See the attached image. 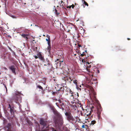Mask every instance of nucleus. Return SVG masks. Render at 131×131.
I'll return each mask as SVG.
<instances>
[{
	"label": "nucleus",
	"mask_w": 131,
	"mask_h": 131,
	"mask_svg": "<svg viewBox=\"0 0 131 131\" xmlns=\"http://www.w3.org/2000/svg\"><path fill=\"white\" fill-rule=\"evenodd\" d=\"M83 59L82 60V61L83 62Z\"/></svg>",
	"instance_id": "obj_46"
},
{
	"label": "nucleus",
	"mask_w": 131,
	"mask_h": 131,
	"mask_svg": "<svg viewBox=\"0 0 131 131\" xmlns=\"http://www.w3.org/2000/svg\"><path fill=\"white\" fill-rule=\"evenodd\" d=\"M46 37L48 38H49V39H50V36L48 35H47L46 36Z\"/></svg>",
	"instance_id": "obj_31"
},
{
	"label": "nucleus",
	"mask_w": 131,
	"mask_h": 131,
	"mask_svg": "<svg viewBox=\"0 0 131 131\" xmlns=\"http://www.w3.org/2000/svg\"><path fill=\"white\" fill-rule=\"evenodd\" d=\"M47 121L43 119H41L40 121V124L44 126L46 125Z\"/></svg>",
	"instance_id": "obj_14"
},
{
	"label": "nucleus",
	"mask_w": 131,
	"mask_h": 131,
	"mask_svg": "<svg viewBox=\"0 0 131 131\" xmlns=\"http://www.w3.org/2000/svg\"><path fill=\"white\" fill-rule=\"evenodd\" d=\"M76 55V54H74V55H75V56Z\"/></svg>",
	"instance_id": "obj_47"
},
{
	"label": "nucleus",
	"mask_w": 131,
	"mask_h": 131,
	"mask_svg": "<svg viewBox=\"0 0 131 131\" xmlns=\"http://www.w3.org/2000/svg\"><path fill=\"white\" fill-rule=\"evenodd\" d=\"M90 87V86H89V85H88L87 86V88H89V87Z\"/></svg>",
	"instance_id": "obj_39"
},
{
	"label": "nucleus",
	"mask_w": 131,
	"mask_h": 131,
	"mask_svg": "<svg viewBox=\"0 0 131 131\" xmlns=\"http://www.w3.org/2000/svg\"><path fill=\"white\" fill-rule=\"evenodd\" d=\"M5 88L6 89V92L7 91V87H6V86L5 85Z\"/></svg>",
	"instance_id": "obj_36"
},
{
	"label": "nucleus",
	"mask_w": 131,
	"mask_h": 131,
	"mask_svg": "<svg viewBox=\"0 0 131 131\" xmlns=\"http://www.w3.org/2000/svg\"><path fill=\"white\" fill-rule=\"evenodd\" d=\"M43 64H44V66H46L45 68L47 70H48L51 67L50 64L49 63L48 60H46V62H44Z\"/></svg>",
	"instance_id": "obj_9"
},
{
	"label": "nucleus",
	"mask_w": 131,
	"mask_h": 131,
	"mask_svg": "<svg viewBox=\"0 0 131 131\" xmlns=\"http://www.w3.org/2000/svg\"><path fill=\"white\" fill-rule=\"evenodd\" d=\"M21 94L20 92H18L16 93V95L14 96L13 100L16 103L21 102V97L19 94Z\"/></svg>",
	"instance_id": "obj_2"
},
{
	"label": "nucleus",
	"mask_w": 131,
	"mask_h": 131,
	"mask_svg": "<svg viewBox=\"0 0 131 131\" xmlns=\"http://www.w3.org/2000/svg\"><path fill=\"white\" fill-rule=\"evenodd\" d=\"M9 69L12 71L13 73L16 74L15 70L16 68L14 66H12L9 67Z\"/></svg>",
	"instance_id": "obj_13"
},
{
	"label": "nucleus",
	"mask_w": 131,
	"mask_h": 131,
	"mask_svg": "<svg viewBox=\"0 0 131 131\" xmlns=\"http://www.w3.org/2000/svg\"><path fill=\"white\" fill-rule=\"evenodd\" d=\"M46 40L48 42H47L48 44L51 43L50 39H49V38L46 39Z\"/></svg>",
	"instance_id": "obj_20"
},
{
	"label": "nucleus",
	"mask_w": 131,
	"mask_h": 131,
	"mask_svg": "<svg viewBox=\"0 0 131 131\" xmlns=\"http://www.w3.org/2000/svg\"><path fill=\"white\" fill-rule=\"evenodd\" d=\"M63 54V52L61 51H59L58 52V56L61 57V58H62V56Z\"/></svg>",
	"instance_id": "obj_17"
},
{
	"label": "nucleus",
	"mask_w": 131,
	"mask_h": 131,
	"mask_svg": "<svg viewBox=\"0 0 131 131\" xmlns=\"http://www.w3.org/2000/svg\"><path fill=\"white\" fill-rule=\"evenodd\" d=\"M43 36H45V35H43Z\"/></svg>",
	"instance_id": "obj_43"
},
{
	"label": "nucleus",
	"mask_w": 131,
	"mask_h": 131,
	"mask_svg": "<svg viewBox=\"0 0 131 131\" xmlns=\"http://www.w3.org/2000/svg\"><path fill=\"white\" fill-rule=\"evenodd\" d=\"M91 63V62H89V61H88L87 62V63L88 64H90V63Z\"/></svg>",
	"instance_id": "obj_34"
},
{
	"label": "nucleus",
	"mask_w": 131,
	"mask_h": 131,
	"mask_svg": "<svg viewBox=\"0 0 131 131\" xmlns=\"http://www.w3.org/2000/svg\"><path fill=\"white\" fill-rule=\"evenodd\" d=\"M69 77L70 80H71V81H72L73 80H74V79H75L74 76H69Z\"/></svg>",
	"instance_id": "obj_19"
},
{
	"label": "nucleus",
	"mask_w": 131,
	"mask_h": 131,
	"mask_svg": "<svg viewBox=\"0 0 131 131\" xmlns=\"http://www.w3.org/2000/svg\"><path fill=\"white\" fill-rule=\"evenodd\" d=\"M37 56L36 55L34 56V57L36 59H37L39 58L40 59L44 62L45 59L44 57L42 56L41 53L40 52H38L37 54Z\"/></svg>",
	"instance_id": "obj_7"
},
{
	"label": "nucleus",
	"mask_w": 131,
	"mask_h": 131,
	"mask_svg": "<svg viewBox=\"0 0 131 131\" xmlns=\"http://www.w3.org/2000/svg\"><path fill=\"white\" fill-rule=\"evenodd\" d=\"M57 91H58L57 92L58 94H59V95L63 94L64 91V89L63 87H61L59 89H57Z\"/></svg>",
	"instance_id": "obj_10"
},
{
	"label": "nucleus",
	"mask_w": 131,
	"mask_h": 131,
	"mask_svg": "<svg viewBox=\"0 0 131 131\" xmlns=\"http://www.w3.org/2000/svg\"><path fill=\"white\" fill-rule=\"evenodd\" d=\"M127 39V40H130V39L129 38H128Z\"/></svg>",
	"instance_id": "obj_38"
},
{
	"label": "nucleus",
	"mask_w": 131,
	"mask_h": 131,
	"mask_svg": "<svg viewBox=\"0 0 131 131\" xmlns=\"http://www.w3.org/2000/svg\"><path fill=\"white\" fill-rule=\"evenodd\" d=\"M59 7V5L57 6V7L56 8L57 9V7Z\"/></svg>",
	"instance_id": "obj_37"
},
{
	"label": "nucleus",
	"mask_w": 131,
	"mask_h": 131,
	"mask_svg": "<svg viewBox=\"0 0 131 131\" xmlns=\"http://www.w3.org/2000/svg\"><path fill=\"white\" fill-rule=\"evenodd\" d=\"M62 4V6H63V4H64V2H63L62 1H60L59 2V4H60V7H61V4Z\"/></svg>",
	"instance_id": "obj_23"
},
{
	"label": "nucleus",
	"mask_w": 131,
	"mask_h": 131,
	"mask_svg": "<svg viewBox=\"0 0 131 131\" xmlns=\"http://www.w3.org/2000/svg\"><path fill=\"white\" fill-rule=\"evenodd\" d=\"M94 104L91 103L89 105V109H90V113H89L88 115H90L92 113V112L93 111L95 110V108H96V107H94Z\"/></svg>",
	"instance_id": "obj_8"
},
{
	"label": "nucleus",
	"mask_w": 131,
	"mask_h": 131,
	"mask_svg": "<svg viewBox=\"0 0 131 131\" xmlns=\"http://www.w3.org/2000/svg\"><path fill=\"white\" fill-rule=\"evenodd\" d=\"M62 104L63 105L64 104L63 103H62Z\"/></svg>",
	"instance_id": "obj_49"
},
{
	"label": "nucleus",
	"mask_w": 131,
	"mask_h": 131,
	"mask_svg": "<svg viewBox=\"0 0 131 131\" xmlns=\"http://www.w3.org/2000/svg\"><path fill=\"white\" fill-rule=\"evenodd\" d=\"M72 81H73V83L74 84H75L77 85V80L75 79L74 80H73Z\"/></svg>",
	"instance_id": "obj_27"
},
{
	"label": "nucleus",
	"mask_w": 131,
	"mask_h": 131,
	"mask_svg": "<svg viewBox=\"0 0 131 131\" xmlns=\"http://www.w3.org/2000/svg\"><path fill=\"white\" fill-rule=\"evenodd\" d=\"M91 65H89V66H88L87 67H86V70L88 72H89V68H90L91 67Z\"/></svg>",
	"instance_id": "obj_22"
},
{
	"label": "nucleus",
	"mask_w": 131,
	"mask_h": 131,
	"mask_svg": "<svg viewBox=\"0 0 131 131\" xmlns=\"http://www.w3.org/2000/svg\"><path fill=\"white\" fill-rule=\"evenodd\" d=\"M8 48H9V49H11V48H10V47H8Z\"/></svg>",
	"instance_id": "obj_42"
},
{
	"label": "nucleus",
	"mask_w": 131,
	"mask_h": 131,
	"mask_svg": "<svg viewBox=\"0 0 131 131\" xmlns=\"http://www.w3.org/2000/svg\"><path fill=\"white\" fill-rule=\"evenodd\" d=\"M81 55L82 56V57H83V56H84V55H85V53L84 52H83L81 54Z\"/></svg>",
	"instance_id": "obj_29"
},
{
	"label": "nucleus",
	"mask_w": 131,
	"mask_h": 131,
	"mask_svg": "<svg viewBox=\"0 0 131 131\" xmlns=\"http://www.w3.org/2000/svg\"><path fill=\"white\" fill-rule=\"evenodd\" d=\"M3 120L4 124L5 126V128L6 130H7V131H13L11 124L8 123L7 125H6V124L7 122V120L4 118L3 119Z\"/></svg>",
	"instance_id": "obj_3"
},
{
	"label": "nucleus",
	"mask_w": 131,
	"mask_h": 131,
	"mask_svg": "<svg viewBox=\"0 0 131 131\" xmlns=\"http://www.w3.org/2000/svg\"><path fill=\"white\" fill-rule=\"evenodd\" d=\"M97 72H98V73H99V71L98 70H97Z\"/></svg>",
	"instance_id": "obj_41"
},
{
	"label": "nucleus",
	"mask_w": 131,
	"mask_h": 131,
	"mask_svg": "<svg viewBox=\"0 0 131 131\" xmlns=\"http://www.w3.org/2000/svg\"><path fill=\"white\" fill-rule=\"evenodd\" d=\"M53 8L54 9V13L57 16H58L60 14V12L58 11L57 10L55 6H54V7Z\"/></svg>",
	"instance_id": "obj_15"
},
{
	"label": "nucleus",
	"mask_w": 131,
	"mask_h": 131,
	"mask_svg": "<svg viewBox=\"0 0 131 131\" xmlns=\"http://www.w3.org/2000/svg\"><path fill=\"white\" fill-rule=\"evenodd\" d=\"M97 105L96 108L97 109V116L98 118H99L101 117V112L102 111V108H101V105L99 103V101H97Z\"/></svg>",
	"instance_id": "obj_4"
},
{
	"label": "nucleus",
	"mask_w": 131,
	"mask_h": 131,
	"mask_svg": "<svg viewBox=\"0 0 131 131\" xmlns=\"http://www.w3.org/2000/svg\"><path fill=\"white\" fill-rule=\"evenodd\" d=\"M48 46L47 47V50L49 52L51 50V43L48 44Z\"/></svg>",
	"instance_id": "obj_18"
},
{
	"label": "nucleus",
	"mask_w": 131,
	"mask_h": 131,
	"mask_svg": "<svg viewBox=\"0 0 131 131\" xmlns=\"http://www.w3.org/2000/svg\"><path fill=\"white\" fill-rule=\"evenodd\" d=\"M96 94V93H95L94 92L93 93V95L94 96V97L95 98H96V96L95 95Z\"/></svg>",
	"instance_id": "obj_30"
},
{
	"label": "nucleus",
	"mask_w": 131,
	"mask_h": 131,
	"mask_svg": "<svg viewBox=\"0 0 131 131\" xmlns=\"http://www.w3.org/2000/svg\"><path fill=\"white\" fill-rule=\"evenodd\" d=\"M85 52H87L86 50H85Z\"/></svg>",
	"instance_id": "obj_44"
},
{
	"label": "nucleus",
	"mask_w": 131,
	"mask_h": 131,
	"mask_svg": "<svg viewBox=\"0 0 131 131\" xmlns=\"http://www.w3.org/2000/svg\"><path fill=\"white\" fill-rule=\"evenodd\" d=\"M82 2H83V4H84L85 5H86L87 6H88V3L86 2L84 0H82Z\"/></svg>",
	"instance_id": "obj_21"
},
{
	"label": "nucleus",
	"mask_w": 131,
	"mask_h": 131,
	"mask_svg": "<svg viewBox=\"0 0 131 131\" xmlns=\"http://www.w3.org/2000/svg\"><path fill=\"white\" fill-rule=\"evenodd\" d=\"M70 98L72 99H73L74 98V97H73V95L72 94V93H71V96H70Z\"/></svg>",
	"instance_id": "obj_28"
},
{
	"label": "nucleus",
	"mask_w": 131,
	"mask_h": 131,
	"mask_svg": "<svg viewBox=\"0 0 131 131\" xmlns=\"http://www.w3.org/2000/svg\"><path fill=\"white\" fill-rule=\"evenodd\" d=\"M51 109L56 116V117H54L53 118V120L55 123L59 126L62 125L63 123V118L62 116L58 112L54 107H52Z\"/></svg>",
	"instance_id": "obj_1"
},
{
	"label": "nucleus",
	"mask_w": 131,
	"mask_h": 131,
	"mask_svg": "<svg viewBox=\"0 0 131 131\" xmlns=\"http://www.w3.org/2000/svg\"><path fill=\"white\" fill-rule=\"evenodd\" d=\"M37 88L41 89L42 91L43 90V88L40 85H38L37 86Z\"/></svg>",
	"instance_id": "obj_24"
},
{
	"label": "nucleus",
	"mask_w": 131,
	"mask_h": 131,
	"mask_svg": "<svg viewBox=\"0 0 131 131\" xmlns=\"http://www.w3.org/2000/svg\"><path fill=\"white\" fill-rule=\"evenodd\" d=\"M9 106L8 108H10V112L11 115V116L10 117L12 119H16L15 117L14 116V106L13 105H11L10 104H8Z\"/></svg>",
	"instance_id": "obj_5"
},
{
	"label": "nucleus",
	"mask_w": 131,
	"mask_h": 131,
	"mask_svg": "<svg viewBox=\"0 0 131 131\" xmlns=\"http://www.w3.org/2000/svg\"><path fill=\"white\" fill-rule=\"evenodd\" d=\"M78 5L77 4H76V3H75V5H74L73 4L72 5H71V7H72V8H73L74 7H75H75H76L77 6V5Z\"/></svg>",
	"instance_id": "obj_26"
},
{
	"label": "nucleus",
	"mask_w": 131,
	"mask_h": 131,
	"mask_svg": "<svg viewBox=\"0 0 131 131\" xmlns=\"http://www.w3.org/2000/svg\"><path fill=\"white\" fill-rule=\"evenodd\" d=\"M63 79L68 83H71V80H70L69 77L65 76L63 77Z\"/></svg>",
	"instance_id": "obj_12"
},
{
	"label": "nucleus",
	"mask_w": 131,
	"mask_h": 131,
	"mask_svg": "<svg viewBox=\"0 0 131 131\" xmlns=\"http://www.w3.org/2000/svg\"><path fill=\"white\" fill-rule=\"evenodd\" d=\"M62 8H63V6H62Z\"/></svg>",
	"instance_id": "obj_48"
},
{
	"label": "nucleus",
	"mask_w": 131,
	"mask_h": 131,
	"mask_svg": "<svg viewBox=\"0 0 131 131\" xmlns=\"http://www.w3.org/2000/svg\"><path fill=\"white\" fill-rule=\"evenodd\" d=\"M59 60V59H57L56 61H55V62H56V63L57 64V66H61V62H63V59L62 60Z\"/></svg>",
	"instance_id": "obj_11"
},
{
	"label": "nucleus",
	"mask_w": 131,
	"mask_h": 131,
	"mask_svg": "<svg viewBox=\"0 0 131 131\" xmlns=\"http://www.w3.org/2000/svg\"><path fill=\"white\" fill-rule=\"evenodd\" d=\"M78 46H79V47H81V46L80 45H78Z\"/></svg>",
	"instance_id": "obj_40"
},
{
	"label": "nucleus",
	"mask_w": 131,
	"mask_h": 131,
	"mask_svg": "<svg viewBox=\"0 0 131 131\" xmlns=\"http://www.w3.org/2000/svg\"><path fill=\"white\" fill-rule=\"evenodd\" d=\"M82 127L83 128H85V126L84 125H83L82 126Z\"/></svg>",
	"instance_id": "obj_35"
},
{
	"label": "nucleus",
	"mask_w": 131,
	"mask_h": 131,
	"mask_svg": "<svg viewBox=\"0 0 131 131\" xmlns=\"http://www.w3.org/2000/svg\"><path fill=\"white\" fill-rule=\"evenodd\" d=\"M71 5H70L69 6H67V8H71Z\"/></svg>",
	"instance_id": "obj_32"
},
{
	"label": "nucleus",
	"mask_w": 131,
	"mask_h": 131,
	"mask_svg": "<svg viewBox=\"0 0 131 131\" xmlns=\"http://www.w3.org/2000/svg\"><path fill=\"white\" fill-rule=\"evenodd\" d=\"M52 131H57L56 130H55L54 128H53Z\"/></svg>",
	"instance_id": "obj_33"
},
{
	"label": "nucleus",
	"mask_w": 131,
	"mask_h": 131,
	"mask_svg": "<svg viewBox=\"0 0 131 131\" xmlns=\"http://www.w3.org/2000/svg\"><path fill=\"white\" fill-rule=\"evenodd\" d=\"M29 36V35L28 34H22L21 35V36L25 39L26 40H28V37Z\"/></svg>",
	"instance_id": "obj_16"
},
{
	"label": "nucleus",
	"mask_w": 131,
	"mask_h": 131,
	"mask_svg": "<svg viewBox=\"0 0 131 131\" xmlns=\"http://www.w3.org/2000/svg\"><path fill=\"white\" fill-rule=\"evenodd\" d=\"M65 114V115L67 117V120L69 122H71L74 121V119L70 113L66 112Z\"/></svg>",
	"instance_id": "obj_6"
},
{
	"label": "nucleus",
	"mask_w": 131,
	"mask_h": 131,
	"mask_svg": "<svg viewBox=\"0 0 131 131\" xmlns=\"http://www.w3.org/2000/svg\"><path fill=\"white\" fill-rule=\"evenodd\" d=\"M96 123V122L95 121L93 120L91 122V125H93L95 124Z\"/></svg>",
	"instance_id": "obj_25"
},
{
	"label": "nucleus",
	"mask_w": 131,
	"mask_h": 131,
	"mask_svg": "<svg viewBox=\"0 0 131 131\" xmlns=\"http://www.w3.org/2000/svg\"><path fill=\"white\" fill-rule=\"evenodd\" d=\"M77 95H78V96H79V95H78V94L77 93Z\"/></svg>",
	"instance_id": "obj_45"
}]
</instances>
